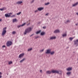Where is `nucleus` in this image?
<instances>
[{"instance_id":"18","label":"nucleus","mask_w":78,"mask_h":78,"mask_svg":"<svg viewBox=\"0 0 78 78\" xmlns=\"http://www.w3.org/2000/svg\"><path fill=\"white\" fill-rule=\"evenodd\" d=\"M73 38H74V37H70L69 38V40H70V41H72V40H73Z\"/></svg>"},{"instance_id":"15","label":"nucleus","mask_w":78,"mask_h":78,"mask_svg":"<svg viewBox=\"0 0 78 78\" xmlns=\"http://www.w3.org/2000/svg\"><path fill=\"white\" fill-rule=\"evenodd\" d=\"M6 8L5 7L3 8L2 9H0V11H4V10H6Z\"/></svg>"},{"instance_id":"2","label":"nucleus","mask_w":78,"mask_h":78,"mask_svg":"<svg viewBox=\"0 0 78 78\" xmlns=\"http://www.w3.org/2000/svg\"><path fill=\"white\" fill-rule=\"evenodd\" d=\"M32 31V28L31 27L27 28L26 30H25V31L24 32V34L25 35L27 33H29L30 31Z\"/></svg>"},{"instance_id":"16","label":"nucleus","mask_w":78,"mask_h":78,"mask_svg":"<svg viewBox=\"0 0 78 78\" xmlns=\"http://www.w3.org/2000/svg\"><path fill=\"white\" fill-rule=\"evenodd\" d=\"M17 20L16 19V18L12 20V22L13 23H14V22H17Z\"/></svg>"},{"instance_id":"6","label":"nucleus","mask_w":78,"mask_h":78,"mask_svg":"<svg viewBox=\"0 0 78 78\" xmlns=\"http://www.w3.org/2000/svg\"><path fill=\"white\" fill-rule=\"evenodd\" d=\"M24 55H25V53H24L21 54L19 55L18 57L19 58H22L23 57V56Z\"/></svg>"},{"instance_id":"45","label":"nucleus","mask_w":78,"mask_h":78,"mask_svg":"<svg viewBox=\"0 0 78 78\" xmlns=\"http://www.w3.org/2000/svg\"><path fill=\"white\" fill-rule=\"evenodd\" d=\"M76 14H77V15H78V12L77 13H76Z\"/></svg>"},{"instance_id":"13","label":"nucleus","mask_w":78,"mask_h":78,"mask_svg":"<svg viewBox=\"0 0 78 78\" xmlns=\"http://www.w3.org/2000/svg\"><path fill=\"white\" fill-rule=\"evenodd\" d=\"M50 40H53V39H56V37H50Z\"/></svg>"},{"instance_id":"38","label":"nucleus","mask_w":78,"mask_h":78,"mask_svg":"<svg viewBox=\"0 0 78 78\" xmlns=\"http://www.w3.org/2000/svg\"><path fill=\"white\" fill-rule=\"evenodd\" d=\"M48 13H46L45 16H48Z\"/></svg>"},{"instance_id":"39","label":"nucleus","mask_w":78,"mask_h":78,"mask_svg":"<svg viewBox=\"0 0 78 78\" xmlns=\"http://www.w3.org/2000/svg\"><path fill=\"white\" fill-rule=\"evenodd\" d=\"M34 34H32L31 35H30V37H31V36H33Z\"/></svg>"},{"instance_id":"29","label":"nucleus","mask_w":78,"mask_h":78,"mask_svg":"<svg viewBox=\"0 0 78 78\" xmlns=\"http://www.w3.org/2000/svg\"><path fill=\"white\" fill-rule=\"evenodd\" d=\"M50 4L49 2H48L47 3H46L45 4V5H49Z\"/></svg>"},{"instance_id":"44","label":"nucleus","mask_w":78,"mask_h":78,"mask_svg":"<svg viewBox=\"0 0 78 78\" xmlns=\"http://www.w3.org/2000/svg\"><path fill=\"white\" fill-rule=\"evenodd\" d=\"M2 74V73L0 72V75Z\"/></svg>"},{"instance_id":"25","label":"nucleus","mask_w":78,"mask_h":78,"mask_svg":"<svg viewBox=\"0 0 78 78\" xmlns=\"http://www.w3.org/2000/svg\"><path fill=\"white\" fill-rule=\"evenodd\" d=\"M41 32V31L39 30L38 31H37L36 34H39V33H40Z\"/></svg>"},{"instance_id":"42","label":"nucleus","mask_w":78,"mask_h":78,"mask_svg":"<svg viewBox=\"0 0 78 78\" xmlns=\"http://www.w3.org/2000/svg\"><path fill=\"white\" fill-rule=\"evenodd\" d=\"M2 20L1 19H0V22L2 21Z\"/></svg>"},{"instance_id":"9","label":"nucleus","mask_w":78,"mask_h":78,"mask_svg":"<svg viewBox=\"0 0 78 78\" xmlns=\"http://www.w3.org/2000/svg\"><path fill=\"white\" fill-rule=\"evenodd\" d=\"M44 7H40L39 8H38L37 9L38 11H42V10H43V9H44Z\"/></svg>"},{"instance_id":"33","label":"nucleus","mask_w":78,"mask_h":78,"mask_svg":"<svg viewBox=\"0 0 78 78\" xmlns=\"http://www.w3.org/2000/svg\"><path fill=\"white\" fill-rule=\"evenodd\" d=\"M43 29H45L46 28V27H43Z\"/></svg>"},{"instance_id":"22","label":"nucleus","mask_w":78,"mask_h":78,"mask_svg":"<svg viewBox=\"0 0 78 78\" xmlns=\"http://www.w3.org/2000/svg\"><path fill=\"white\" fill-rule=\"evenodd\" d=\"M16 31H13L12 32V34H16Z\"/></svg>"},{"instance_id":"36","label":"nucleus","mask_w":78,"mask_h":78,"mask_svg":"<svg viewBox=\"0 0 78 78\" xmlns=\"http://www.w3.org/2000/svg\"><path fill=\"white\" fill-rule=\"evenodd\" d=\"M38 37H39V36H37L35 37V39H37Z\"/></svg>"},{"instance_id":"26","label":"nucleus","mask_w":78,"mask_h":78,"mask_svg":"<svg viewBox=\"0 0 78 78\" xmlns=\"http://www.w3.org/2000/svg\"><path fill=\"white\" fill-rule=\"evenodd\" d=\"M69 22H70V21L67 20V21H65V23H69Z\"/></svg>"},{"instance_id":"24","label":"nucleus","mask_w":78,"mask_h":78,"mask_svg":"<svg viewBox=\"0 0 78 78\" xmlns=\"http://www.w3.org/2000/svg\"><path fill=\"white\" fill-rule=\"evenodd\" d=\"M62 36H63V37L67 36V34H64L62 35Z\"/></svg>"},{"instance_id":"27","label":"nucleus","mask_w":78,"mask_h":78,"mask_svg":"<svg viewBox=\"0 0 78 78\" xmlns=\"http://www.w3.org/2000/svg\"><path fill=\"white\" fill-rule=\"evenodd\" d=\"M12 62L10 61L8 62V64H9V65H10V64H12Z\"/></svg>"},{"instance_id":"30","label":"nucleus","mask_w":78,"mask_h":78,"mask_svg":"<svg viewBox=\"0 0 78 78\" xmlns=\"http://www.w3.org/2000/svg\"><path fill=\"white\" fill-rule=\"evenodd\" d=\"M21 14V12H20L18 13H17L16 14L17 15H19V14Z\"/></svg>"},{"instance_id":"8","label":"nucleus","mask_w":78,"mask_h":78,"mask_svg":"<svg viewBox=\"0 0 78 78\" xmlns=\"http://www.w3.org/2000/svg\"><path fill=\"white\" fill-rule=\"evenodd\" d=\"M74 44L76 45V46H78V40L77 39L76 41H74Z\"/></svg>"},{"instance_id":"32","label":"nucleus","mask_w":78,"mask_h":78,"mask_svg":"<svg viewBox=\"0 0 78 78\" xmlns=\"http://www.w3.org/2000/svg\"><path fill=\"white\" fill-rule=\"evenodd\" d=\"M44 50V49H42V50H40V51H41V52H42V51H43Z\"/></svg>"},{"instance_id":"35","label":"nucleus","mask_w":78,"mask_h":78,"mask_svg":"<svg viewBox=\"0 0 78 78\" xmlns=\"http://www.w3.org/2000/svg\"><path fill=\"white\" fill-rule=\"evenodd\" d=\"M20 27H22L21 25H19L18 26V28H20Z\"/></svg>"},{"instance_id":"46","label":"nucleus","mask_w":78,"mask_h":78,"mask_svg":"<svg viewBox=\"0 0 78 78\" xmlns=\"http://www.w3.org/2000/svg\"><path fill=\"white\" fill-rule=\"evenodd\" d=\"M2 78V76L0 75V78Z\"/></svg>"},{"instance_id":"43","label":"nucleus","mask_w":78,"mask_h":78,"mask_svg":"<svg viewBox=\"0 0 78 78\" xmlns=\"http://www.w3.org/2000/svg\"><path fill=\"white\" fill-rule=\"evenodd\" d=\"M78 25V24L77 23V24H76V25L77 26V25Z\"/></svg>"},{"instance_id":"4","label":"nucleus","mask_w":78,"mask_h":78,"mask_svg":"<svg viewBox=\"0 0 78 78\" xmlns=\"http://www.w3.org/2000/svg\"><path fill=\"white\" fill-rule=\"evenodd\" d=\"M12 42L10 41H7L6 43L7 47H9V46H11V45H12Z\"/></svg>"},{"instance_id":"37","label":"nucleus","mask_w":78,"mask_h":78,"mask_svg":"<svg viewBox=\"0 0 78 78\" xmlns=\"http://www.w3.org/2000/svg\"><path fill=\"white\" fill-rule=\"evenodd\" d=\"M38 11V10H36L35 11V12H37Z\"/></svg>"},{"instance_id":"3","label":"nucleus","mask_w":78,"mask_h":78,"mask_svg":"<svg viewBox=\"0 0 78 78\" xmlns=\"http://www.w3.org/2000/svg\"><path fill=\"white\" fill-rule=\"evenodd\" d=\"M3 30L2 31L1 35L2 36H4L6 33V27H5L2 29Z\"/></svg>"},{"instance_id":"1","label":"nucleus","mask_w":78,"mask_h":78,"mask_svg":"<svg viewBox=\"0 0 78 78\" xmlns=\"http://www.w3.org/2000/svg\"><path fill=\"white\" fill-rule=\"evenodd\" d=\"M47 74H50L51 73H57L58 74H61V71L57 70H52L51 71H48L46 72Z\"/></svg>"},{"instance_id":"20","label":"nucleus","mask_w":78,"mask_h":78,"mask_svg":"<svg viewBox=\"0 0 78 78\" xmlns=\"http://www.w3.org/2000/svg\"><path fill=\"white\" fill-rule=\"evenodd\" d=\"M33 50V48H31L29 49H28L27 51H31V50Z\"/></svg>"},{"instance_id":"28","label":"nucleus","mask_w":78,"mask_h":78,"mask_svg":"<svg viewBox=\"0 0 78 78\" xmlns=\"http://www.w3.org/2000/svg\"><path fill=\"white\" fill-rule=\"evenodd\" d=\"M25 25H26V23L23 24L22 25H21V26H22V27H23V26H24Z\"/></svg>"},{"instance_id":"34","label":"nucleus","mask_w":78,"mask_h":78,"mask_svg":"<svg viewBox=\"0 0 78 78\" xmlns=\"http://www.w3.org/2000/svg\"><path fill=\"white\" fill-rule=\"evenodd\" d=\"M5 47V45H4L2 46V48H4V47Z\"/></svg>"},{"instance_id":"12","label":"nucleus","mask_w":78,"mask_h":78,"mask_svg":"<svg viewBox=\"0 0 78 78\" xmlns=\"http://www.w3.org/2000/svg\"><path fill=\"white\" fill-rule=\"evenodd\" d=\"M78 2H77L76 3L74 4H73L72 5V6L73 7H74V6H76L78 5Z\"/></svg>"},{"instance_id":"11","label":"nucleus","mask_w":78,"mask_h":78,"mask_svg":"<svg viewBox=\"0 0 78 78\" xmlns=\"http://www.w3.org/2000/svg\"><path fill=\"white\" fill-rule=\"evenodd\" d=\"M60 31L58 30H57L54 31V33H59Z\"/></svg>"},{"instance_id":"14","label":"nucleus","mask_w":78,"mask_h":78,"mask_svg":"<svg viewBox=\"0 0 78 78\" xmlns=\"http://www.w3.org/2000/svg\"><path fill=\"white\" fill-rule=\"evenodd\" d=\"M22 3V1H18L16 2V4H18V5H20Z\"/></svg>"},{"instance_id":"10","label":"nucleus","mask_w":78,"mask_h":78,"mask_svg":"<svg viewBox=\"0 0 78 78\" xmlns=\"http://www.w3.org/2000/svg\"><path fill=\"white\" fill-rule=\"evenodd\" d=\"M66 70H67V71H70V70H72V67H69V68H68Z\"/></svg>"},{"instance_id":"23","label":"nucleus","mask_w":78,"mask_h":78,"mask_svg":"<svg viewBox=\"0 0 78 78\" xmlns=\"http://www.w3.org/2000/svg\"><path fill=\"white\" fill-rule=\"evenodd\" d=\"M41 36H43V35H44V34H45V33L44 32H42L41 33Z\"/></svg>"},{"instance_id":"31","label":"nucleus","mask_w":78,"mask_h":78,"mask_svg":"<svg viewBox=\"0 0 78 78\" xmlns=\"http://www.w3.org/2000/svg\"><path fill=\"white\" fill-rule=\"evenodd\" d=\"M34 0H32V1L30 2L31 3H33L34 2Z\"/></svg>"},{"instance_id":"40","label":"nucleus","mask_w":78,"mask_h":78,"mask_svg":"<svg viewBox=\"0 0 78 78\" xmlns=\"http://www.w3.org/2000/svg\"><path fill=\"white\" fill-rule=\"evenodd\" d=\"M40 72H41V73H42V70H40Z\"/></svg>"},{"instance_id":"7","label":"nucleus","mask_w":78,"mask_h":78,"mask_svg":"<svg viewBox=\"0 0 78 78\" xmlns=\"http://www.w3.org/2000/svg\"><path fill=\"white\" fill-rule=\"evenodd\" d=\"M12 13H10L9 14V15L8 14H5V16L6 17H10L11 16V15H10V14H12Z\"/></svg>"},{"instance_id":"5","label":"nucleus","mask_w":78,"mask_h":78,"mask_svg":"<svg viewBox=\"0 0 78 78\" xmlns=\"http://www.w3.org/2000/svg\"><path fill=\"white\" fill-rule=\"evenodd\" d=\"M51 52V49H47L45 53L46 54H50V52Z\"/></svg>"},{"instance_id":"41","label":"nucleus","mask_w":78,"mask_h":78,"mask_svg":"<svg viewBox=\"0 0 78 78\" xmlns=\"http://www.w3.org/2000/svg\"><path fill=\"white\" fill-rule=\"evenodd\" d=\"M15 16V15H13L12 16V17H14Z\"/></svg>"},{"instance_id":"19","label":"nucleus","mask_w":78,"mask_h":78,"mask_svg":"<svg viewBox=\"0 0 78 78\" xmlns=\"http://www.w3.org/2000/svg\"><path fill=\"white\" fill-rule=\"evenodd\" d=\"M25 60V58L23 59L22 60L20 61V62H22L23 61H24Z\"/></svg>"},{"instance_id":"17","label":"nucleus","mask_w":78,"mask_h":78,"mask_svg":"<svg viewBox=\"0 0 78 78\" xmlns=\"http://www.w3.org/2000/svg\"><path fill=\"white\" fill-rule=\"evenodd\" d=\"M71 72H68L66 73V74L68 76H70L71 74Z\"/></svg>"},{"instance_id":"21","label":"nucleus","mask_w":78,"mask_h":78,"mask_svg":"<svg viewBox=\"0 0 78 78\" xmlns=\"http://www.w3.org/2000/svg\"><path fill=\"white\" fill-rule=\"evenodd\" d=\"M55 53V51H52V52H51L50 54L51 55H54Z\"/></svg>"}]
</instances>
